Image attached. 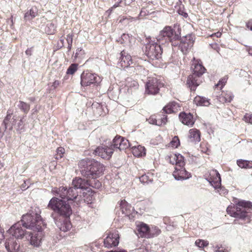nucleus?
<instances>
[{
	"instance_id": "bb28decb",
	"label": "nucleus",
	"mask_w": 252,
	"mask_h": 252,
	"mask_svg": "<svg viewBox=\"0 0 252 252\" xmlns=\"http://www.w3.org/2000/svg\"><path fill=\"white\" fill-rule=\"evenodd\" d=\"M189 139L191 142H196L200 140V133L199 130L193 128L189 131Z\"/></svg>"
},
{
	"instance_id": "9b49d317",
	"label": "nucleus",
	"mask_w": 252,
	"mask_h": 252,
	"mask_svg": "<svg viewBox=\"0 0 252 252\" xmlns=\"http://www.w3.org/2000/svg\"><path fill=\"white\" fill-rule=\"evenodd\" d=\"M13 115V110L11 109H9L7 111L6 116L4 118V120L1 124L4 126V130H11L14 126L15 123H17L18 116L16 115Z\"/></svg>"
},
{
	"instance_id": "5701e85b",
	"label": "nucleus",
	"mask_w": 252,
	"mask_h": 252,
	"mask_svg": "<svg viewBox=\"0 0 252 252\" xmlns=\"http://www.w3.org/2000/svg\"><path fill=\"white\" fill-rule=\"evenodd\" d=\"M167 116L163 115L162 117L159 118H157L156 115H152L148 121L150 124L155 125L158 126H161L164 125L167 122Z\"/></svg>"
},
{
	"instance_id": "72a5a7b5",
	"label": "nucleus",
	"mask_w": 252,
	"mask_h": 252,
	"mask_svg": "<svg viewBox=\"0 0 252 252\" xmlns=\"http://www.w3.org/2000/svg\"><path fill=\"white\" fill-rule=\"evenodd\" d=\"M132 153L135 157H139L146 155L145 148L141 145L132 149Z\"/></svg>"
},
{
	"instance_id": "aec40b11",
	"label": "nucleus",
	"mask_w": 252,
	"mask_h": 252,
	"mask_svg": "<svg viewBox=\"0 0 252 252\" xmlns=\"http://www.w3.org/2000/svg\"><path fill=\"white\" fill-rule=\"evenodd\" d=\"M202 81V78L197 76H193L191 74L188 77L187 85L191 91H195L197 87L200 84Z\"/></svg>"
},
{
	"instance_id": "423d86ee",
	"label": "nucleus",
	"mask_w": 252,
	"mask_h": 252,
	"mask_svg": "<svg viewBox=\"0 0 252 252\" xmlns=\"http://www.w3.org/2000/svg\"><path fill=\"white\" fill-rule=\"evenodd\" d=\"M179 32H176L171 27L166 26L161 31L157 37V39L159 44H164L170 42L172 46H177L179 43L176 41L178 40L181 36Z\"/></svg>"
},
{
	"instance_id": "f8f14e48",
	"label": "nucleus",
	"mask_w": 252,
	"mask_h": 252,
	"mask_svg": "<svg viewBox=\"0 0 252 252\" xmlns=\"http://www.w3.org/2000/svg\"><path fill=\"white\" fill-rule=\"evenodd\" d=\"M162 84L156 78L150 79L146 85V92L149 94L155 95L159 90Z\"/></svg>"
},
{
	"instance_id": "a211bd4d",
	"label": "nucleus",
	"mask_w": 252,
	"mask_h": 252,
	"mask_svg": "<svg viewBox=\"0 0 252 252\" xmlns=\"http://www.w3.org/2000/svg\"><path fill=\"white\" fill-rule=\"evenodd\" d=\"M5 247L8 252H18L20 248V243L17 240L9 237L6 239Z\"/></svg>"
},
{
	"instance_id": "b1692460",
	"label": "nucleus",
	"mask_w": 252,
	"mask_h": 252,
	"mask_svg": "<svg viewBox=\"0 0 252 252\" xmlns=\"http://www.w3.org/2000/svg\"><path fill=\"white\" fill-rule=\"evenodd\" d=\"M192 70V74L193 76H198L201 78L202 75L205 72L206 69L205 67L200 63H193L191 66Z\"/></svg>"
},
{
	"instance_id": "0eeeda50",
	"label": "nucleus",
	"mask_w": 252,
	"mask_h": 252,
	"mask_svg": "<svg viewBox=\"0 0 252 252\" xmlns=\"http://www.w3.org/2000/svg\"><path fill=\"white\" fill-rule=\"evenodd\" d=\"M161 44L157 43H149L146 45L145 54L151 60H154L161 58L163 53V48Z\"/></svg>"
},
{
	"instance_id": "4c0bfd02",
	"label": "nucleus",
	"mask_w": 252,
	"mask_h": 252,
	"mask_svg": "<svg viewBox=\"0 0 252 252\" xmlns=\"http://www.w3.org/2000/svg\"><path fill=\"white\" fill-rule=\"evenodd\" d=\"M56 26L53 22H48L45 28V32L48 34H53L56 31Z\"/></svg>"
},
{
	"instance_id": "37998d69",
	"label": "nucleus",
	"mask_w": 252,
	"mask_h": 252,
	"mask_svg": "<svg viewBox=\"0 0 252 252\" xmlns=\"http://www.w3.org/2000/svg\"><path fill=\"white\" fill-rule=\"evenodd\" d=\"M78 65L76 63L71 64L66 71V74H73L77 70Z\"/></svg>"
},
{
	"instance_id": "39448f33",
	"label": "nucleus",
	"mask_w": 252,
	"mask_h": 252,
	"mask_svg": "<svg viewBox=\"0 0 252 252\" xmlns=\"http://www.w3.org/2000/svg\"><path fill=\"white\" fill-rule=\"evenodd\" d=\"M252 207V203L244 200L240 201L236 204L232 210L227 208V212L234 218H238L250 222V217L248 215V210Z\"/></svg>"
},
{
	"instance_id": "ea45409f",
	"label": "nucleus",
	"mask_w": 252,
	"mask_h": 252,
	"mask_svg": "<svg viewBox=\"0 0 252 252\" xmlns=\"http://www.w3.org/2000/svg\"><path fill=\"white\" fill-rule=\"evenodd\" d=\"M176 163L175 167H184L185 165L184 158L180 154H176Z\"/></svg>"
},
{
	"instance_id": "20e7f679",
	"label": "nucleus",
	"mask_w": 252,
	"mask_h": 252,
	"mask_svg": "<svg viewBox=\"0 0 252 252\" xmlns=\"http://www.w3.org/2000/svg\"><path fill=\"white\" fill-rule=\"evenodd\" d=\"M47 208L66 218L69 217L72 213L70 205L66 201L56 197L51 198L48 204Z\"/></svg>"
},
{
	"instance_id": "a878e982",
	"label": "nucleus",
	"mask_w": 252,
	"mask_h": 252,
	"mask_svg": "<svg viewBox=\"0 0 252 252\" xmlns=\"http://www.w3.org/2000/svg\"><path fill=\"white\" fill-rule=\"evenodd\" d=\"M179 107V105L177 102L172 101L169 102L165 107H164L163 110L166 114H171L176 112Z\"/></svg>"
},
{
	"instance_id": "774afa93",
	"label": "nucleus",
	"mask_w": 252,
	"mask_h": 252,
	"mask_svg": "<svg viewBox=\"0 0 252 252\" xmlns=\"http://www.w3.org/2000/svg\"><path fill=\"white\" fill-rule=\"evenodd\" d=\"M71 48H72V44H68V47H67V49H68V51H70L71 49Z\"/></svg>"
},
{
	"instance_id": "13d9d810",
	"label": "nucleus",
	"mask_w": 252,
	"mask_h": 252,
	"mask_svg": "<svg viewBox=\"0 0 252 252\" xmlns=\"http://www.w3.org/2000/svg\"><path fill=\"white\" fill-rule=\"evenodd\" d=\"M32 48H28L25 52V53L27 55H28V56H31L32 54Z\"/></svg>"
},
{
	"instance_id": "09e8293b",
	"label": "nucleus",
	"mask_w": 252,
	"mask_h": 252,
	"mask_svg": "<svg viewBox=\"0 0 252 252\" xmlns=\"http://www.w3.org/2000/svg\"><path fill=\"white\" fill-rule=\"evenodd\" d=\"M244 120L246 123L252 124V114L247 113L244 117Z\"/></svg>"
},
{
	"instance_id": "680f3d73",
	"label": "nucleus",
	"mask_w": 252,
	"mask_h": 252,
	"mask_svg": "<svg viewBox=\"0 0 252 252\" xmlns=\"http://www.w3.org/2000/svg\"><path fill=\"white\" fill-rule=\"evenodd\" d=\"M60 42H61V44L58 43V46H60V48H62L64 45V39L63 38H61L60 39Z\"/></svg>"
},
{
	"instance_id": "69168bd1",
	"label": "nucleus",
	"mask_w": 252,
	"mask_h": 252,
	"mask_svg": "<svg viewBox=\"0 0 252 252\" xmlns=\"http://www.w3.org/2000/svg\"><path fill=\"white\" fill-rule=\"evenodd\" d=\"M232 98H233V96H231V95H230V96L229 97V98H225V99H226V101H227V102H230V101L232 100Z\"/></svg>"
},
{
	"instance_id": "473e14b6",
	"label": "nucleus",
	"mask_w": 252,
	"mask_h": 252,
	"mask_svg": "<svg viewBox=\"0 0 252 252\" xmlns=\"http://www.w3.org/2000/svg\"><path fill=\"white\" fill-rule=\"evenodd\" d=\"M67 200H73L78 196V192L77 189L72 186L67 189Z\"/></svg>"
},
{
	"instance_id": "0e129e2a",
	"label": "nucleus",
	"mask_w": 252,
	"mask_h": 252,
	"mask_svg": "<svg viewBox=\"0 0 252 252\" xmlns=\"http://www.w3.org/2000/svg\"><path fill=\"white\" fill-rule=\"evenodd\" d=\"M120 2L123 3L124 5H127L129 4V3H127L126 0H120Z\"/></svg>"
},
{
	"instance_id": "ddd939ff",
	"label": "nucleus",
	"mask_w": 252,
	"mask_h": 252,
	"mask_svg": "<svg viewBox=\"0 0 252 252\" xmlns=\"http://www.w3.org/2000/svg\"><path fill=\"white\" fill-rule=\"evenodd\" d=\"M104 246L107 248L116 247L119 243V235L117 231H114L107 234L104 240Z\"/></svg>"
},
{
	"instance_id": "052dcab7",
	"label": "nucleus",
	"mask_w": 252,
	"mask_h": 252,
	"mask_svg": "<svg viewBox=\"0 0 252 252\" xmlns=\"http://www.w3.org/2000/svg\"><path fill=\"white\" fill-rule=\"evenodd\" d=\"M122 3L120 2V1L116 3L115 4H114L113 6H112V9H115L118 7H120L121 6V4Z\"/></svg>"
},
{
	"instance_id": "3c124183",
	"label": "nucleus",
	"mask_w": 252,
	"mask_h": 252,
	"mask_svg": "<svg viewBox=\"0 0 252 252\" xmlns=\"http://www.w3.org/2000/svg\"><path fill=\"white\" fill-rule=\"evenodd\" d=\"M226 82V80L225 78H223L220 80L217 84L215 85L217 87H219L220 89H222L223 86L225 85Z\"/></svg>"
},
{
	"instance_id": "dca6fc26",
	"label": "nucleus",
	"mask_w": 252,
	"mask_h": 252,
	"mask_svg": "<svg viewBox=\"0 0 252 252\" xmlns=\"http://www.w3.org/2000/svg\"><path fill=\"white\" fill-rule=\"evenodd\" d=\"M132 63L130 55L126 54L125 51H122L118 63L119 67L125 69L128 67Z\"/></svg>"
},
{
	"instance_id": "603ef678",
	"label": "nucleus",
	"mask_w": 252,
	"mask_h": 252,
	"mask_svg": "<svg viewBox=\"0 0 252 252\" xmlns=\"http://www.w3.org/2000/svg\"><path fill=\"white\" fill-rule=\"evenodd\" d=\"M73 36V33H69L67 35L66 40L68 44H72Z\"/></svg>"
},
{
	"instance_id": "6e6552de",
	"label": "nucleus",
	"mask_w": 252,
	"mask_h": 252,
	"mask_svg": "<svg viewBox=\"0 0 252 252\" xmlns=\"http://www.w3.org/2000/svg\"><path fill=\"white\" fill-rule=\"evenodd\" d=\"M101 81V79L99 76L88 71H84L81 75V84L83 87L98 84Z\"/></svg>"
},
{
	"instance_id": "4468645a",
	"label": "nucleus",
	"mask_w": 252,
	"mask_h": 252,
	"mask_svg": "<svg viewBox=\"0 0 252 252\" xmlns=\"http://www.w3.org/2000/svg\"><path fill=\"white\" fill-rule=\"evenodd\" d=\"M114 149L112 145L110 146L103 145L98 147L94 151L95 154L100 157L102 158L109 159L113 153Z\"/></svg>"
},
{
	"instance_id": "a18cd8bd",
	"label": "nucleus",
	"mask_w": 252,
	"mask_h": 252,
	"mask_svg": "<svg viewBox=\"0 0 252 252\" xmlns=\"http://www.w3.org/2000/svg\"><path fill=\"white\" fill-rule=\"evenodd\" d=\"M64 149L63 147H59L56 150V155L55 158L57 159H61L64 153Z\"/></svg>"
},
{
	"instance_id": "79ce46f5",
	"label": "nucleus",
	"mask_w": 252,
	"mask_h": 252,
	"mask_svg": "<svg viewBox=\"0 0 252 252\" xmlns=\"http://www.w3.org/2000/svg\"><path fill=\"white\" fill-rule=\"evenodd\" d=\"M89 181L88 186L92 187L93 188L99 189L101 186V183L96 179H93L92 181L91 179L88 180Z\"/></svg>"
},
{
	"instance_id": "e433bc0d",
	"label": "nucleus",
	"mask_w": 252,
	"mask_h": 252,
	"mask_svg": "<svg viewBox=\"0 0 252 252\" xmlns=\"http://www.w3.org/2000/svg\"><path fill=\"white\" fill-rule=\"evenodd\" d=\"M237 164L241 168H252V161L246 160L239 159L237 161Z\"/></svg>"
},
{
	"instance_id": "2eb2a0df",
	"label": "nucleus",
	"mask_w": 252,
	"mask_h": 252,
	"mask_svg": "<svg viewBox=\"0 0 252 252\" xmlns=\"http://www.w3.org/2000/svg\"><path fill=\"white\" fill-rule=\"evenodd\" d=\"M112 148L118 149L120 151L125 150L129 147V143L128 140L121 136H116L111 144Z\"/></svg>"
},
{
	"instance_id": "de8ad7c7",
	"label": "nucleus",
	"mask_w": 252,
	"mask_h": 252,
	"mask_svg": "<svg viewBox=\"0 0 252 252\" xmlns=\"http://www.w3.org/2000/svg\"><path fill=\"white\" fill-rule=\"evenodd\" d=\"M140 181L142 183H149L152 182V180L149 178V177L146 175H143L139 178Z\"/></svg>"
},
{
	"instance_id": "c85d7f7f",
	"label": "nucleus",
	"mask_w": 252,
	"mask_h": 252,
	"mask_svg": "<svg viewBox=\"0 0 252 252\" xmlns=\"http://www.w3.org/2000/svg\"><path fill=\"white\" fill-rule=\"evenodd\" d=\"M67 189L66 187H61L59 188L54 189L53 192L55 195H59L62 199L64 198L67 199Z\"/></svg>"
},
{
	"instance_id": "7ed1b4c3",
	"label": "nucleus",
	"mask_w": 252,
	"mask_h": 252,
	"mask_svg": "<svg viewBox=\"0 0 252 252\" xmlns=\"http://www.w3.org/2000/svg\"><path fill=\"white\" fill-rule=\"evenodd\" d=\"M47 208L66 218L69 217L72 213L70 205L66 201L56 197L51 198L48 204Z\"/></svg>"
},
{
	"instance_id": "2f4dec72",
	"label": "nucleus",
	"mask_w": 252,
	"mask_h": 252,
	"mask_svg": "<svg viewBox=\"0 0 252 252\" xmlns=\"http://www.w3.org/2000/svg\"><path fill=\"white\" fill-rule=\"evenodd\" d=\"M38 14V10L36 7H32L29 11L26 12L25 14V19L26 20H30L35 17Z\"/></svg>"
},
{
	"instance_id": "49530a36",
	"label": "nucleus",
	"mask_w": 252,
	"mask_h": 252,
	"mask_svg": "<svg viewBox=\"0 0 252 252\" xmlns=\"http://www.w3.org/2000/svg\"><path fill=\"white\" fill-rule=\"evenodd\" d=\"M170 144L173 148H177L180 145V140L178 137L176 136H174L170 142Z\"/></svg>"
},
{
	"instance_id": "e2e57ef3",
	"label": "nucleus",
	"mask_w": 252,
	"mask_h": 252,
	"mask_svg": "<svg viewBox=\"0 0 252 252\" xmlns=\"http://www.w3.org/2000/svg\"><path fill=\"white\" fill-rule=\"evenodd\" d=\"M221 35V32H217L215 33V34H213L212 35V36H213L214 35H216L217 37H220Z\"/></svg>"
},
{
	"instance_id": "4d7b16f0",
	"label": "nucleus",
	"mask_w": 252,
	"mask_h": 252,
	"mask_svg": "<svg viewBox=\"0 0 252 252\" xmlns=\"http://www.w3.org/2000/svg\"><path fill=\"white\" fill-rule=\"evenodd\" d=\"M247 27L248 28L250 29L251 31H252V19L250 20L247 23Z\"/></svg>"
},
{
	"instance_id": "4be33fe9",
	"label": "nucleus",
	"mask_w": 252,
	"mask_h": 252,
	"mask_svg": "<svg viewBox=\"0 0 252 252\" xmlns=\"http://www.w3.org/2000/svg\"><path fill=\"white\" fill-rule=\"evenodd\" d=\"M89 181L84 179L76 177L74 179L72 182V186L76 189H81L82 190L88 189Z\"/></svg>"
},
{
	"instance_id": "58836bf2",
	"label": "nucleus",
	"mask_w": 252,
	"mask_h": 252,
	"mask_svg": "<svg viewBox=\"0 0 252 252\" xmlns=\"http://www.w3.org/2000/svg\"><path fill=\"white\" fill-rule=\"evenodd\" d=\"M18 107L21 111H22L25 114H27L30 109V104L22 101H20L19 102Z\"/></svg>"
},
{
	"instance_id": "7c9ffc66",
	"label": "nucleus",
	"mask_w": 252,
	"mask_h": 252,
	"mask_svg": "<svg viewBox=\"0 0 252 252\" xmlns=\"http://www.w3.org/2000/svg\"><path fill=\"white\" fill-rule=\"evenodd\" d=\"M24 117H20L18 116L17 123H15L14 127L20 133L22 132L24 129L25 123L24 121Z\"/></svg>"
},
{
	"instance_id": "5fc2aeb1",
	"label": "nucleus",
	"mask_w": 252,
	"mask_h": 252,
	"mask_svg": "<svg viewBox=\"0 0 252 252\" xmlns=\"http://www.w3.org/2000/svg\"><path fill=\"white\" fill-rule=\"evenodd\" d=\"M129 87L130 88L134 87L135 88H138V84L136 81H133L130 83V84H129Z\"/></svg>"
},
{
	"instance_id": "c03bdc74",
	"label": "nucleus",
	"mask_w": 252,
	"mask_h": 252,
	"mask_svg": "<svg viewBox=\"0 0 252 252\" xmlns=\"http://www.w3.org/2000/svg\"><path fill=\"white\" fill-rule=\"evenodd\" d=\"M195 245L200 248H203L208 245L209 243L206 241L201 239L196 240L195 242Z\"/></svg>"
},
{
	"instance_id": "9d476101",
	"label": "nucleus",
	"mask_w": 252,
	"mask_h": 252,
	"mask_svg": "<svg viewBox=\"0 0 252 252\" xmlns=\"http://www.w3.org/2000/svg\"><path fill=\"white\" fill-rule=\"evenodd\" d=\"M194 41V36L192 35H187L181 39L179 48L184 54H187L192 47Z\"/></svg>"
},
{
	"instance_id": "f704fd0d",
	"label": "nucleus",
	"mask_w": 252,
	"mask_h": 252,
	"mask_svg": "<svg viewBox=\"0 0 252 252\" xmlns=\"http://www.w3.org/2000/svg\"><path fill=\"white\" fill-rule=\"evenodd\" d=\"M194 102L197 105H202L207 106L210 104L209 100L205 97L200 96H196L194 99Z\"/></svg>"
},
{
	"instance_id": "8fccbe9b",
	"label": "nucleus",
	"mask_w": 252,
	"mask_h": 252,
	"mask_svg": "<svg viewBox=\"0 0 252 252\" xmlns=\"http://www.w3.org/2000/svg\"><path fill=\"white\" fill-rule=\"evenodd\" d=\"M84 51L83 50L82 48H78L76 50V53L75 54V58H79L81 56L84 55Z\"/></svg>"
},
{
	"instance_id": "1a4fd4ad",
	"label": "nucleus",
	"mask_w": 252,
	"mask_h": 252,
	"mask_svg": "<svg viewBox=\"0 0 252 252\" xmlns=\"http://www.w3.org/2000/svg\"><path fill=\"white\" fill-rule=\"evenodd\" d=\"M20 222L14 224L7 231V233L10 235V238H14L15 239H22L24 236L27 238V232L24 229Z\"/></svg>"
},
{
	"instance_id": "864d4df0",
	"label": "nucleus",
	"mask_w": 252,
	"mask_h": 252,
	"mask_svg": "<svg viewBox=\"0 0 252 252\" xmlns=\"http://www.w3.org/2000/svg\"><path fill=\"white\" fill-rule=\"evenodd\" d=\"M176 154H173L172 155H171L170 157H169V162L172 164H174L176 163Z\"/></svg>"
},
{
	"instance_id": "c756f323",
	"label": "nucleus",
	"mask_w": 252,
	"mask_h": 252,
	"mask_svg": "<svg viewBox=\"0 0 252 252\" xmlns=\"http://www.w3.org/2000/svg\"><path fill=\"white\" fill-rule=\"evenodd\" d=\"M149 227L144 223H141L137 225V231L141 237L148 238Z\"/></svg>"
},
{
	"instance_id": "f257e3e1",
	"label": "nucleus",
	"mask_w": 252,
	"mask_h": 252,
	"mask_svg": "<svg viewBox=\"0 0 252 252\" xmlns=\"http://www.w3.org/2000/svg\"><path fill=\"white\" fill-rule=\"evenodd\" d=\"M78 167L81 175L87 180L94 179L102 174L103 166L93 159L85 158L78 163Z\"/></svg>"
},
{
	"instance_id": "6e6d98bb",
	"label": "nucleus",
	"mask_w": 252,
	"mask_h": 252,
	"mask_svg": "<svg viewBox=\"0 0 252 252\" xmlns=\"http://www.w3.org/2000/svg\"><path fill=\"white\" fill-rule=\"evenodd\" d=\"M60 84V82L58 80H56L54 81L52 85V87H54V89L57 88Z\"/></svg>"
},
{
	"instance_id": "f3484780",
	"label": "nucleus",
	"mask_w": 252,
	"mask_h": 252,
	"mask_svg": "<svg viewBox=\"0 0 252 252\" xmlns=\"http://www.w3.org/2000/svg\"><path fill=\"white\" fill-rule=\"evenodd\" d=\"M173 175L176 180H186L191 177L190 174L186 171L184 166L175 167Z\"/></svg>"
},
{
	"instance_id": "393cba45",
	"label": "nucleus",
	"mask_w": 252,
	"mask_h": 252,
	"mask_svg": "<svg viewBox=\"0 0 252 252\" xmlns=\"http://www.w3.org/2000/svg\"><path fill=\"white\" fill-rule=\"evenodd\" d=\"M216 176L214 178L210 177L207 179L209 183L215 189H217L220 188L221 186L220 176L216 170L213 171Z\"/></svg>"
},
{
	"instance_id": "f03ea898",
	"label": "nucleus",
	"mask_w": 252,
	"mask_h": 252,
	"mask_svg": "<svg viewBox=\"0 0 252 252\" xmlns=\"http://www.w3.org/2000/svg\"><path fill=\"white\" fill-rule=\"evenodd\" d=\"M41 211L38 207H32L29 212L22 216V225L33 231L42 230L43 222L40 216Z\"/></svg>"
},
{
	"instance_id": "6ab92c4d",
	"label": "nucleus",
	"mask_w": 252,
	"mask_h": 252,
	"mask_svg": "<svg viewBox=\"0 0 252 252\" xmlns=\"http://www.w3.org/2000/svg\"><path fill=\"white\" fill-rule=\"evenodd\" d=\"M41 231H34L33 233L27 232V239L30 237V243L34 247H39L41 241Z\"/></svg>"
},
{
	"instance_id": "338daca9",
	"label": "nucleus",
	"mask_w": 252,
	"mask_h": 252,
	"mask_svg": "<svg viewBox=\"0 0 252 252\" xmlns=\"http://www.w3.org/2000/svg\"><path fill=\"white\" fill-rule=\"evenodd\" d=\"M28 99L29 100H30L31 101L34 102L35 101V98L34 97H29L28 98Z\"/></svg>"
},
{
	"instance_id": "c9c22d12",
	"label": "nucleus",
	"mask_w": 252,
	"mask_h": 252,
	"mask_svg": "<svg viewBox=\"0 0 252 252\" xmlns=\"http://www.w3.org/2000/svg\"><path fill=\"white\" fill-rule=\"evenodd\" d=\"M161 233L160 230L156 226H152L149 227V233L148 234V238L157 237Z\"/></svg>"
},
{
	"instance_id": "412c9836",
	"label": "nucleus",
	"mask_w": 252,
	"mask_h": 252,
	"mask_svg": "<svg viewBox=\"0 0 252 252\" xmlns=\"http://www.w3.org/2000/svg\"><path fill=\"white\" fill-rule=\"evenodd\" d=\"M179 117L183 124L189 126H192L195 122L193 115L190 113H181Z\"/></svg>"
},
{
	"instance_id": "bf43d9fd",
	"label": "nucleus",
	"mask_w": 252,
	"mask_h": 252,
	"mask_svg": "<svg viewBox=\"0 0 252 252\" xmlns=\"http://www.w3.org/2000/svg\"><path fill=\"white\" fill-rule=\"evenodd\" d=\"M4 231L2 230H0V243L3 240L4 238V234H3Z\"/></svg>"
},
{
	"instance_id": "a19ab883",
	"label": "nucleus",
	"mask_w": 252,
	"mask_h": 252,
	"mask_svg": "<svg viewBox=\"0 0 252 252\" xmlns=\"http://www.w3.org/2000/svg\"><path fill=\"white\" fill-rule=\"evenodd\" d=\"M71 224L68 220H65L61 224L60 229L63 232H66L71 228Z\"/></svg>"
},
{
	"instance_id": "cd10ccee",
	"label": "nucleus",
	"mask_w": 252,
	"mask_h": 252,
	"mask_svg": "<svg viewBox=\"0 0 252 252\" xmlns=\"http://www.w3.org/2000/svg\"><path fill=\"white\" fill-rule=\"evenodd\" d=\"M121 209L122 213L126 216H129L133 211V208L125 201H122L121 204Z\"/></svg>"
}]
</instances>
